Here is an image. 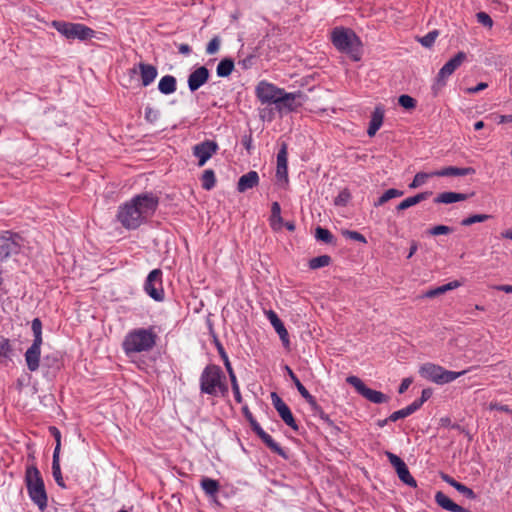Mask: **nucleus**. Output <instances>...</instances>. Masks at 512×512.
Instances as JSON below:
<instances>
[{
  "label": "nucleus",
  "instance_id": "obj_64",
  "mask_svg": "<svg viewBox=\"0 0 512 512\" xmlns=\"http://www.w3.org/2000/svg\"><path fill=\"white\" fill-rule=\"evenodd\" d=\"M507 122H512V114L499 116V120H498L499 124H503V123H507Z\"/></svg>",
  "mask_w": 512,
  "mask_h": 512
},
{
  "label": "nucleus",
  "instance_id": "obj_26",
  "mask_svg": "<svg viewBox=\"0 0 512 512\" xmlns=\"http://www.w3.org/2000/svg\"><path fill=\"white\" fill-rule=\"evenodd\" d=\"M430 195H431V192L426 191V192L418 193L414 196L408 197V198L404 199L403 201H401L397 205L396 210L398 212L406 210V209H408L412 206H415V205L419 204L420 202L426 200Z\"/></svg>",
  "mask_w": 512,
  "mask_h": 512
},
{
  "label": "nucleus",
  "instance_id": "obj_45",
  "mask_svg": "<svg viewBox=\"0 0 512 512\" xmlns=\"http://www.w3.org/2000/svg\"><path fill=\"white\" fill-rule=\"evenodd\" d=\"M476 19H477L478 23H480L481 25H483L486 28L491 29L493 27V20L490 17V15L487 14L486 12H483V11L478 12L476 14Z\"/></svg>",
  "mask_w": 512,
  "mask_h": 512
},
{
  "label": "nucleus",
  "instance_id": "obj_54",
  "mask_svg": "<svg viewBox=\"0 0 512 512\" xmlns=\"http://www.w3.org/2000/svg\"><path fill=\"white\" fill-rule=\"evenodd\" d=\"M411 384H412L411 378H404L399 386L398 392L400 394H403L409 388V386Z\"/></svg>",
  "mask_w": 512,
  "mask_h": 512
},
{
  "label": "nucleus",
  "instance_id": "obj_27",
  "mask_svg": "<svg viewBox=\"0 0 512 512\" xmlns=\"http://www.w3.org/2000/svg\"><path fill=\"white\" fill-rule=\"evenodd\" d=\"M468 198L467 194L458 192H442L434 199L435 203L451 204L459 201H464Z\"/></svg>",
  "mask_w": 512,
  "mask_h": 512
},
{
  "label": "nucleus",
  "instance_id": "obj_47",
  "mask_svg": "<svg viewBox=\"0 0 512 512\" xmlns=\"http://www.w3.org/2000/svg\"><path fill=\"white\" fill-rule=\"evenodd\" d=\"M160 112L157 109L147 106L145 108V119L150 123H154L159 119Z\"/></svg>",
  "mask_w": 512,
  "mask_h": 512
},
{
  "label": "nucleus",
  "instance_id": "obj_4",
  "mask_svg": "<svg viewBox=\"0 0 512 512\" xmlns=\"http://www.w3.org/2000/svg\"><path fill=\"white\" fill-rule=\"evenodd\" d=\"M331 42L341 53H344L355 62L362 58L363 44L357 34L350 28L335 27L331 32Z\"/></svg>",
  "mask_w": 512,
  "mask_h": 512
},
{
  "label": "nucleus",
  "instance_id": "obj_19",
  "mask_svg": "<svg viewBox=\"0 0 512 512\" xmlns=\"http://www.w3.org/2000/svg\"><path fill=\"white\" fill-rule=\"evenodd\" d=\"M276 177L279 181H288V153L285 143L282 144L277 153Z\"/></svg>",
  "mask_w": 512,
  "mask_h": 512
},
{
  "label": "nucleus",
  "instance_id": "obj_34",
  "mask_svg": "<svg viewBox=\"0 0 512 512\" xmlns=\"http://www.w3.org/2000/svg\"><path fill=\"white\" fill-rule=\"evenodd\" d=\"M216 177L212 169H207L203 172L201 177L202 188L209 191L215 187Z\"/></svg>",
  "mask_w": 512,
  "mask_h": 512
},
{
  "label": "nucleus",
  "instance_id": "obj_33",
  "mask_svg": "<svg viewBox=\"0 0 512 512\" xmlns=\"http://www.w3.org/2000/svg\"><path fill=\"white\" fill-rule=\"evenodd\" d=\"M260 439L271 451L278 454L279 456L286 458V454L283 448L267 432L261 435Z\"/></svg>",
  "mask_w": 512,
  "mask_h": 512
},
{
  "label": "nucleus",
  "instance_id": "obj_13",
  "mask_svg": "<svg viewBox=\"0 0 512 512\" xmlns=\"http://www.w3.org/2000/svg\"><path fill=\"white\" fill-rule=\"evenodd\" d=\"M282 90L272 83L261 81L256 86L255 93L262 104H276Z\"/></svg>",
  "mask_w": 512,
  "mask_h": 512
},
{
  "label": "nucleus",
  "instance_id": "obj_30",
  "mask_svg": "<svg viewBox=\"0 0 512 512\" xmlns=\"http://www.w3.org/2000/svg\"><path fill=\"white\" fill-rule=\"evenodd\" d=\"M52 475L59 487L66 488L60 467V456H52Z\"/></svg>",
  "mask_w": 512,
  "mask_h": 512
},
{
  "label": "nucleus",
  "instance_id": "obj_43",
  "mask_svg": "<svg viewBox=\"0 0 512 512\" xmlns=\"http://www.w3.org/2000/svg\"><path fill=\"white\" fill-rule=\"evenodd\" d=\"M342 235L348 239H351V240H354V241H358V242H361L363 244H366L367 243V240L365 238L364 235H362L361 233H359L358 231H354V230H343L342 231Z\"/></svg>",
  "mask_w": 512,
  "mask_h": 512
},
{
  "label": "nucleus",
  "instance_id": "obj_23",
  "mask_svg": "<svg viewBox=\"0 0 512 512\" xmlns=\"http://www.w3.org/2000/svg\"><path fill=\"white\" fill-rule=\"evenodd\" d=\"M286 369L300 395L307 401V403L311 406L313 410H317L319 406L316 402L315 397L309 393V391L304 387V385L300 382L298 377L288 366H286Z\"/></svg>",
  "mask_w": 512,
  "mask_h": 512
},
{
  "label": "nucleus",
  "instance_id": "obj_50",
  "mask_svg": "<svg viewBox=\"0 0 512 512\" xmlns=\"http://www.w3.org/2000/svg\"><path fill=\"white\" fill-rule=\"evenodd\" d=\"M455 489L468 499L476 498V494L474 493V491L460 482Z\"/></svg>",
  "mask_w": 512,
  "mask_h": 512
},
{
  "label": "nucleus",
  "instance_id": "obj_3",
  "mask_svg": "<svg viewBox=\"0 0 512 512\" xmlns=\"http://www.w3.org/2000/svg\"><path fill=\"white\" fill-rule=\"evenodd\" d=\"M157 334L153 327L136 328L129 331L122 343V348L127 357L135 354L151 351L156 345Z\"/></svg>",
  "mask_w": 512,
  "mask_h": 512
},
{
  "label": "nucleus",
  "instance_id": "obj_8",
  "mask_svg": "<svg viewBox=\"0 0 512 512\" xmlns=\"http://www.w3.org/2000/svg\"><path fill=\"white\" fill-rule=\"evenodd\" d=\"M52 26L69 40L78 39L85 41L95 37V31L81 23H69L65 21H53Z\"/></svg>",
  "mask_w": 512,
  "mask_h": 512
},
{
  "label": "nucleus",
  "instance_id": "obj_9",
  "mask_svg": "<svg viewBox=\"0 0 512 512\" xmlns=\"http://www.w3.org/2000/svg\"><path fill=\"white\" fill-rule=\"evenodd\" d=\"M346 381L355 388L357 393L372 403L381 404L386 403L389 400L387 395L367 387L365 383L357 376H348Z\"/></svg>",
  "mask_w": 512,
  "mask_h": 512
},
{
  "label": "nucleus",
  "instance_id": "obj_42",
  "mask_svg": "<svg viewBox=\"0 0 512 512\" xmlns=\"http://www.w3.org/2000/svg\"><path fill=\"white\" fill-rule=\"evenodd\" d=\"M398 103L401 107L407 110L414 109L417 104L416 100L413 97L406 94H403L398 98Z\"/></svg>",
  "mask_w": 512,
  "mask_h": 512
},
{
  "label": "nucleus",
  "instance_id": "obj_1",
  "mask_svg": "<svg viewBox=\"0 0 512 512\" xmlns=\"http://www.w3.org/2000/svg\"><path fill=\"white\" fill-rule=\"evenodd\" d=\"M159 205L153 193H141L119 206L117 219L128 230H135L152 217Z\"/></svg>",
  "mask_w": 512,
  "mask_h": 512
},
{
  "label": "nucleus",
  "instance_id": "obj_40",
  "mask_svg": "<svg viewBox=\"0 0 512 512\" xmlns=\"http://www.w3.org/2000/svg\"><path fill=\"white\" fill-rule=\"evenodd\" d=\"M489 218H491V215H488V214H474L467 218H464L461 221V225L462 226H470L475 223L484 222V221L488 220Z\"/></svg>",
  "mask_w": 512,
  "mask_h": 512
},
{
  "label": "nucleus",
  "instance_id": "obj_11",
  "mask_svg": "<svg viewBox=\"0 0 512 512\" xmlns=\"http://www.w3.org/2000/svg\"><path fill=\"white\" fill-rule=\"evenodd\" d=\"M385 455L388 458L390 464L395 468L399 479L406 485L415 488L417 486V482L410 474L405 462L399 456L390 451H386Z\"/></svg>",
  "mask_w": 512,
  "mask_h": 512
},
{
  "label": "nucleus",
  "instance_id": "obj_62",
  "mask_svg": "<svg viewBox=\"0 0 512 512\" xmlns=\"http://www.w3.org/2000/svg\"><path fill=\"white\" fill-rule=\"evenodd\" d=\"M178 52L184 55H188L191 52V48L188 44H180L178 46Z\"/></svg>",
  "mask_w": 512,
  "mask_h": 512
},
{
  "label": "nucleus",
  "instance_id": "obj_6",
  "mask_svg": "<svg viewBox=\"0 0 512 512\" xmlns=\"http://www.w3.org/2000/svg\"><path fill=\"white\" fill-rule=\"evenodd\" d=\"M466 372V370L457 372L449 371L440 365H436L430 362L424 363L419 368V374L422 378L438 385L451 383L460 376L464 375Z\"/></svg>",
  "mask_w": 512,
  "mask_h": 512
},
{
  "label": "nucleus",
  "instance_id": "obj_48",
  "mask_svg": "<svg viewBox=\"0 0 512 512\" xmlns=\"http://www.w3.org/2000/svg\"><path fill=\"white\" fill-rule=\"evenodd\" d=\"M403 194H404V192L402 190L390 188V189L386 190L381 196L386 203L393 198L401 197Z\"/></svg>",
  "mask_w": 512,
  "mask_h": 512
},
{
  "label": "nucleus",
  "instance_id": "obj_28",
  "mask_svg": "<svg viewBox=\"0 0 512 512\" xmlns=\"http://www.w3.org/2000/svg\"><path fill=\"white\" fill-rule=\"evenodd\" d=\"M177 89L176 78L172 75L163 76L158 83V90L164 95H170Z\"/></svg>",
  "mask_w": 512,
  "mask_h": 512
},
{
  "label": "nucleus",
  "instance_id": "obj_14",
  "mask_svg": "<svg viewBox=\"0 0 512 512\" xmlns=\"http://www.w3.org/2000/svg\"><path fill=\"white\" fill-rule=\"evenodd\" d=\"M271 400L274 408L278 412L283 422L292 428L294 431H298L299 427L296 423L293 414L288 405L278 396L276 392L271 393Z\"/></svg>",
  "mask_w": 512,
  "mask_h": 512
},
{
  "label": "nucleus",
  "instance_id": "obj_24",
  "mask_svg": "<svg viewBox=\"0 0 512 512\" xmlns=\"http://www.w3.org/2000/svg\"><path fill=\"white\" fill-rule=\"evenodd\" d=\"M259 183V175L256 171H249L242 175L237 183V190L241 193L256 187Z\"/></svg>",
  "mask_w": 512,
  "mask_h": 512
},
{
  "label": "nucleus",
  "instance_id": "obj_46",
  "mask_svg": "<svg viewBox=\"0 0 512 512\" xmlns=\"http://www.w3.org/2000/svg\"><path fill=\"white\" fill-rule=\"evenodd\" d=\"M220 44H221L220 38L218 36L213 37L207 44L206 53L208 55H213V54L217 53L219 51Z\"/></svg>",
  "mask_w": 512,
  "mask_h": 512
},
{
  "label": "nucleus",
  "instance_id": "obj_2",
  "mask_svg": "<svg viewBox=\"0 0 512 512\" xmlns=\"http://www.w3.org/2000/svg\"><path fill=\"white\" fill-rule=\"evenodd\" d=\"M200 393L212 397H226L228 385L221 367L215 364L207 365L199 377Z\"/></svg>",
  "mask_w": 512,
  "mask_h": 512
},
{
  "label": "nucleus",
  "instance_id": "obj_36",
  "mask_svg": "<svg viewBox=\"0 0 512 512\" xmlns=\"http://www.w3.org/2000/svg\"><path fill=\"white\" fill-rule=\"evenodd\" d=\"M431 177H437V175H434L433 172H431V173L418 172L414 176L412 182L409 184V188H411V189L418 188V187L422 186L423 184H425L427 179H429Z\"/></svg>",
  "mask_w": 512,
  "mask_h": 512
},
{
  "label": "nucleus",
  "instance_id": "obj_49",
  "mask_svg": "<svg viewBox=\"0 0 512 512\" xmlns=\"http://www.w3.org/2000/svg\"><path fill=\"white\" fill-rule=\"evenodd\" d=\"M452 232V228L446 225H437L429 230V233L433 236L446 235Z\"/></svg>",
  "mask_w": 512,
  "mask_h": 512
},
{
  "label": "nucleus",
  "instance_id": "obj_41",
  "mask_svg": "<svg viewBox=\"0 0 512 512\" xmlns=\"http://www.w3.org/2000/svg\"><path fill=\"white\" fill-rule=\"evenodd\" d=\"M49 432H50V434L55 439V448H54V451H53V456H58L59 457L60 456V451H61V432L55 426H50L49 427Z\"/></svg>",
  "mask_w": 512,
  "mask_h": 512
},
{
  "label": "nucleus",
  "instance_id": "obj_53",
  "mask_svg": "<svg viewBox=\"0 0 512 512\" xmlns=\"http://www.w3.org/2000/svg\"><path fill=\"white\" fill-rule=\"evenodd\" d=\"M408 416H410V415L408 414L407 409L405 407V408H402L400 410H397V411L393 412L389 416V419H390V421L395 422V421H397L399 419H403V418H406Z\"/></svg>",
  "mask_w": 512,
  "mask_h": 512
},
{
  "label": "nucleus",
  "instance_id": "obj_59",
  "mask_svg": "<svg viewBox=\"0 0 512 512\" xmlns=\"http://www.w3.org/2000/svg\"><path fill=\"white\" fill-rule=\"evenodd\" d=\"M252 59H253V56H248L247 58L241 60L238 62V64L243 68V69H248L251 67L252 65Z\"/></svg>",
  "mask_w": 512,
  "mask_h": 512
},
{
  "label": "nucleus",
  "instance_id": "obj_61",
  "mask_svg": "<svg viewBox=\"0 0 512 512\" xmlns=\"http://www.w3.org/2000/svg\"><path fill=\"white\" fill-rule=\"evenodd\" d=\"M216 347L222 360L228 359V355L219 341H216Z\"/></svg>",
  "mask_w": 512,
  "mask_h": 512
},
{
  "label": "nucleus",
  "instance_id": "obj_32",
  "mask_svg": "<svg viewBox=\"0 0 512 512\" xmlns=\"http://www.w3.org/2000/svg\"><path fill=\"white\" fill-rule=\"evenodd\" d=\"M260 439L271 451L278 454L279 456L286 458V454L283 448L267 432L261 435Z\"/></svg>",
  "mask_w": 512,
  "mask_h": 512
},
{
  "label": "nucleus",
  "instance_id": "obj_12",
  "mask_svg": "<svg viewBox=\"0 0 512 512\" xmlns=\"http://www.w3.org/2000/svg\"><path fill=\"white\" fill-rule=\"evenodd\" d=\"M20 237L9 231L0 234V262L16 254L20 248Z\"/></svg>",
  "mask_w": 512,
  "mask_h": 512
},
{
  "label": "nucleus",
  "instance_id": "obj_31",
  "mask_svg": "<svg viewBox=\"0 0 512 512\" xmlns=\"http://www.w3.org/2000/svg\"><path fill=\"white\" fill-rule=\"evenodd\" d=\"M234 69V61L231 58L222 59L216 68L217 76L228 77Z\"/></svg>",
  "mask_w": 512,
  "mask_h": 512
},
{
  "label": "nucleus",
  "instance_id": "obj_20",
  "mask_svg": "<svg viewBox=\"0 0 512 512\" xmlns=\"http://www.w3.org/2000/svg\"><path fill=\"white\" fill-rule=\"evenodd\" d=\"M209 78V70L205 66L195 69L188 76V87L191 92L198 90Z\"/></svg>",
  "mask_w": 512,
  "mask_h": 512
},
{
  "label": "nucleus",
  "instance_id": "obj_15",
  "mask_svg": "<svg viewBox=\"0 0 512 512\" xmlns=\"http://www.w3.org/2000/svg\"><path fill=\"white\" fill-rule=\"evenodd\" d=\"M218 145L215 141L206 140L193 147V155L198 159V166L202 167L217 152Z\"/></svg>",
  "mask_w": 512,
  "mask_h": 512
},
{
  "label": "nucleus",
  "instance_id": "obj_37",
  "mask_svg": "<svg viewBox=\"0 0 512 512\" xmlns=\"http://www.w3.org/2000/svg\"><path fill=\"white\" fill-rule=\"evenodd\" d=\"M315 238L318 241L324 242L326 244H331L334 242V236L332 233L326 229L318 226L315 230Z\"/></svg>",
  "mask_w": 512,
  "mask_h": 512
},
{
  "label": "nucleus",
  "instance_id": "obj_51",
  "mask_svg": "<svg viewBox=\"0 0 512 512\" xmlns=\"http://www.w3.org/2000/svg\"><path fill=\"white\" fill-rule=\"evenodd\" d=\"M230 381H231V386H232V391L234 394L235 401L240 404V403H242L243 399H242V395L240 392V387H239L237 378L232 377V380H230Z\"/></svg>",
  "mask_w": 512,
  "mask_h": 512
},
{
  "label": "nucleus",
  "instance_id": "obj_22",
  "mask_svg": "<svg viewBox=\"0 0 512 512\" xmlns=\"http://www.w3.org/2000/svg\"><path fill=\"white\" fill-rule=\"evenodd\" d=\"M385 116V108L382 104H378L375 106L374 111L371 114V119L369 122V127L367 129V134L369 137H373L377 131L381 128L383 124Z\"/></svg>",
  "mask_w": 512,
  "mask_h": 512
},
{
  "label": "nucleus",
  "instance_id": "obj_60",
  "mask_svg": "<svg viewBox=\"0 0 512 512\" xmlns=\"http://www.w3.org/2000/svg\"><path fill=\"white\" fill-rule=\"evenodd\" d=\"M223 362H224L225 368H226V370H227V372L229 374V378H230V380H232V377H236V375H235L234 370H233V368L231 366L229 358L223 360Z\"/></svg>",
  "mask_w": 512,
  "mask_h": 512
},
{
  "label": "nucleus",
  "instance_id": "obj_5",
  "mask_svg": "<svg viewBox=\"0 0 512 512\" xmlns=\"http://www.w3.org/2000/svg\"><path fill=\"white\" fill-rule=\"evenodd\" d=\"M24 482L30 500L40 511H44L48 506V496L44 480L35 465L26 467Z\"/></svg>",
  "mask_w": 512,
  "mask_h": 512
},
{
  "label": "nucleus",
  "instance_id": "obj_17",
  "mask_svg": "<svg viewBox=\"0 0 512 512\" xmlns=\"http://www.w3.org/2000/svg\"><path fill=\"white\" fill-rule=\"evenodd\" d=\"M465 59L466 54L462 51L458 52L454 57L447 61L439 70L437 80L439 82L445 81L449 76H451L454 73V71L457 68L461 66Z\"/></svg>",
  "mask_w": 512,
  "mask_h": 512
},
{
  "label": "nucleus",
  "instance_id": "obj_7",
  "mask_svg": "<svg viewBox=\"0 0 512 512\" xmlns=\"http://www.w3.org/2000/svg\"><path fill=\"white\" fill-rule=\"evenodd\" d=\"M33 343L25 352V361L29 371L34 372L39 368L42 339V322L39 318L32 320Z\"/></svg>",
  "mask_w": 512,
  "mask_h": 512
},
{
  "label": "nucleus",
  "instance_id": "obj_58",
  "mask_svg": "<svg viewBox=\"0 0 512 512\" xmlns=\"http://www.w3.org/2000/svg\"><path fill=\"white\" fill-rule=\"evenodd\" d=\"M242 145L245 147L247 151H250L252 148V137L250 135H246L242 138Z\"/></svg>",
  "mask_w": 512,
  "mask_h": 512
},
{
  "label": "nucleus",
  "instance_id": "obj_18",
  "mask_svg": "<svg viewBox=\"0 0 512 512\" xmlns=\"http://www.w3.org/2000/svg\"><path fill=\"white\" fill-rule=\"evenodd\" d=\"M265 315L277 334L279 335V338L281 339L284 346H289V334L287 329L285 328L283 322L278 317L277 313L273 310L265 311Z\"/></svg>",
  "mask_w": 512,
  "mask_h": 512
},
{
  "label": "nucleus",
  "instance_id": "obj_35",
  "mask_svg": "<svg viewBox=\"0 0 512 512\" xmlns=\"http://www.w3.org/2000/svg\"><path fill=\"white\" fill-rule=\"evenodd\" d=\"M201 487L207 495L213 496L219 490V483L211 478H203L201 480Z\"/></svg>",
  "mask_w": 512,
  "mask_h": 512
},
{
  "label": "nucleus",
  "instance_id": "obj_44",
  "mask_svg": "<svg viewBox=\"0 0 512 512\" xmlns=\"http://www.w3.org/2000/svg\"><path fill=\"white\" fill-rule=\"evenodd\" d=\"M438 36V31L437 30H433V31H430L429 33H427L425 36H423L422 38L419 39V42L424 46V47H431L436 38Z\"/></svg>",
  "mask_w": 512,
  "mask_h": 512
},
{
  "label": "nucleus",
  "instance_id": "obj_63",
  "mask_svg": "<svg viewBox=\"0 0 512 512\" xmlns=\"http://www.w3.org/2000/svg\"><path fill=\"white\" fill-rule=\"evenodd\" d=\"M494 288L505 293H512V285H497Z\"/></svg>",
  "mask_w": 512,
  "mask_h": 512
},
{
  "label": "nucleus",
  "instance_id": "obj_52",
  "mask_svg": "<svg viewBox=\"0 0 512 512\" xmlns=\"http://www.w3.org/2000/svg\"><path fill=\"white\" fill-rule=\"evenodd\" d=\"M350 194L346 190L341 191L338 196L335 198L334 203L337 206H344L349 201Z\"/></svg>",
  "mask_w": 512,
  "mask_h": 512
},
{
  "label": "nucleus",
  "instance_id": "obj_16",
  "mask_svg": "<svg viewBox=\"0 0 512 512\" xmlns=\"http://www.w3.org/2000/svg\"><path fill=\"white\" fill-rule=\"evenodd\" d=\"M137 69L139 70V74L141 77V83H142V86H144V87L151 85L158 76V70L152 64L140 62L137 66L133 67L130 70L131 74H136Z\"/></svg>",
  "mask_w": 512,
  "mask_h": 512
},
{
  "label": "nucleus",
  "instance_id": "obj_10",
  "mask_svg": "<svg viewBox=\"0 0 512 512\" xmlns=\"http://www.w3.org/2000/svg\"><path fill=\"white\" fill-rule=\"evenodd\" d=\"M144 291L157 302L164 300L162 271L160 269L150 271L144 283Z\"/></svg>",
  "mask_w": 512,
  "mask_h": 512
},
{
  "label": "nucleus",
  "instance_id": "obj_55",
  "mask_svg": "<svg viewBox=\"0 0 512 512\" xmlns=\"http://www.w3.org/2000/svg\"><path fill=\"white\" fill-rule=\"evenodd\" d=\"M431 396H432L431 389H429V388L423 389L420 399H417V400L420 402V404L423 405Z\"/></svg>",
  "mask_w": 512,
  "mask_h": 512
},
{
  "label": "nucleus",
  "instance_id": "obj_56",
  "mask_svg": "<svg viewBox=\"0 0 512 512\" xmlns=\"http://www.w3.org/2000/svg\"><path fill=\"white\" fill-rule=\"evenodd\" d=\"M421 406H422V404H420V402L418 400H415L410 405L406 406V409H407L408 414L411 415L414 412H416L417 410H419Z\"/></svg>",
  "mask_w": 512,
  "mask_h": 512
},
{
  "label": "nucleus",
  "instance_id": "obj_29",
  "mask_svg": "<svg viewBox=\"0 0 512 512\" xmlns=\"http://www.w3.org/2000/svg\"><path fill=\"white\" fill-rule=\"evenodd\" d=\"M271 227L274 230H279L283 225V218L281 217V207L278 202H273L271 205Z\"/></svg>",
  "mask_w": 512,
  "mask_h": 512
},
{
  "label": "nucleus",
  "instance_id": "obj_38",
  "mask_svg": "<svg viewBox=\"0 0 512 512\" xmlns=\"http://www.w3.org/2000/svg\"><path fill=\"white\" fill-rule=\"evenodd\" d=\"M331 258L328 255H321L310 259L309 268L312 270L326 267L330 264Z\"/></svg>",
  "mask_w": 512,
  "mask_h": 512
},
{
  "label": "nucleus",
  "instance_id": "obj_21",
  "mask_svg": "<svg viewBox=\"0 0 512 512\" xmlns=\"http://www.w3.org/2000/svg\"><path fill=\"white\" fill-rule=\"evenodd\" d=\"M298 94L296 93H288L284 89L279 96L277 103L275 104L276 109L279 112L282 111H295L299 104L296 103V98Z\"/></svg>",
  "mask_w": 512,
  "mask_h": 512
},
{
  "label": "nucleus",
  "instance_id": "obj_25",
  "mask_svg": "<svg viewBox=\"0 0 512 512\" xmlns=\"http://www.w3.org/2000/svg\"><path fill=\"white\" fill-rule=\"evenodd\" d=\"M475 170L472 167H454L449 166L445 167L441 170L433 171L434 175L437 177H449V176H467L474 174Z\"/></svg>",
  "mask_w": 512,
  "mask_h": 512
},
{
  "label": "nucleus",
  "instance_id": "obj_57",
  "mask_svg": "<svg viewBox=\"0 0 512 512\" xmlns=\"http://www.w3.org/2000/svg\"><path fill=\"white\" fill-rule=\"evenodd\" d=\"M441 478L443 479V481H445L447 484H449L453 488H456L457 485L459 484L458 481H456L454 478L450 477L447 474H442Z\"/></svg>",
  "mask_w": 512,
  "mask_h": 512
},
{
  "label": "nucleus",
  "instance_id": "obj_39",
  "mask_svg": "<svg viewBox=\"0 0 512 512\" xmlns=\"http://www.w3.org/2000/svg\"><path fill=\"white\" fill-rule=\"evenodd\" d=\"M12 354V346L10 340L4 336H0V358L9 359Z\"/></svg>",
  "mask_w": 512,
  "mask_h": 512
}]
</instances>
